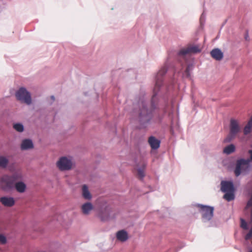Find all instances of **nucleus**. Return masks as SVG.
Returning <instances> with one entry per match:
<instances>
[{
    "instance_id": "nucleus-1",
    "label": "nucleus",
    "mask_w": 252,
    "mask_h": 252,
    "mask_svg": "<svg viewBox=\"0 0 252 252\" xmlns=\"http://www.w3.org/2000/svg\"><path fill=\"white\" fill-rule=\"evenodd\" d=\"M156 94L152 97V106L150 109H148L147 105L144 101L139 102L138 105L140 107L139 112V121L143 123L149 122L153 117V111L156 108V106L153 103V100Z\"/></svg>"
},
{
    "instance_id": "nucleus-2",
    "label": "nucleus",
    "mask_w": 252,
    "mask_h": 252,
    "mask_svg": "<svg viewBox=\"0 0 252 252\" xmlns=\"http://www.w3.org/2000/svg\"><path fill=\"white\" fill-rule=\"evenodd\" d=\"M241 129V127L239 121L235 119H231L229 124V133L227 137L224 140V141H230L236 136L239 132H240Z\"/></svg>"
},
{
    "instance_id": "nucleus-3",
    "label": "nucleus",
    "mask_w": 252,
    "mask_h": 252,
    "mask_svg": "<svg viewBox=\"0 0 252 252\" xmlns=\"http://www.w3.org/2000/svg\"><path fill=\"white\" fill-rule=\"evenodd\" d=\"M248 153L250 154V159H240L237 160L234 170L236 176H239L242 171H245L249 168L250 162L252 161V150H250Z\"/></svg>"
},
{
    "instance_id": "nucleus-4",
    "label": "nucleus",
    "mask_w": 252,
    "mask_h": 252,
    "mask_svg": "<svg viewBox=\"0 0 252 252\" xmlns=\"http://www.w3.org/2000/svg\"><path fill=\"white\" fill-rule=\"evenodd\" d=\"M199 212L201 214L202 219L205 221H208L212 219L213 216L214 208L209 206L198 204Z\"/></svg>"
},
{
    "instance_id": "nucleus-5",
    "label": "nucleus",
    "mask_w": 252,
    "mask_h": 252,
    "mask_svg": "<svg viewBox=\"0 0 252 252\" xmlns=\"http://www.w3.org/2000/svg\"><path fill=\"white\" fill-rule=\"evenodd\" d=\"M14 185L13 180L10 176L4 175L0 179V187L4 191H9L12 189Z\"/></svg>"
},
{
    "instance_id": "nucleus-6",
    "label": "nucleus",
    "mask_w": 252,
    "mask_h": 252,
    "mask_svg": "<svg viewBox=\"0 0 252 252\" xmlns=\"http://www.w3.org/2000/svg\"><path fill=\"white\" fill-rule=\"evenodd\" d=\"M16 96L17 99L27 104H30L31 103L30 94L24 88H20L16 93Z\"/></svg>"
},
{
    "instance_id": "nucleus-7",
    "label": "nucleus",
    "mask_w": 252,
    "mask_h": 252,
    "mask_svg": "<svg viewBox=\"0 0 252 252\" xmlns=\"http://www.w3.org/2000/svg\"><path fill=\"white\" fill-rule=\"evenodd\" d=\"M73 163L70 158L63 157L57 162V166L61 171L69 170L71 169Z\"/></svg>"
},
{
    "instance_id": "nucleus-8",
    "label": "nucleus",
    "mask_w": 252,
    "mask_h": 252,
    "mask_svg": "<svg viewBox=\"0 0 252 252\" xmlns=\"http://www.w3.org/2000/svg\"><path fill=\"white\" fill-rule=\"evenodd\" d=\"M200 51L198 46L189 45L187 48L181 49L179 52V55L184 56L187 54L199 53Z\"/></svg>"
},
{
    "instance_id": "nucleus-9",
    "label": "nucleus",
    "mask_w": 252,
    "mask_h": 252,
    "mask_svg": "<svg viewBox=\"0 0 252 252\" xmlns=\"http://www.w3.org/2000/svg\"><path fill=\"white\" fill-rule=\"evenodd\" d=\"M167 71V66L164 65L163 66L157 73L156 78V85L154 91L158 90V88L161 85L163 81V76Z\"/></svg>"
},
{
    "instance_id": "nucleus-10",
    "label": "nucleus",
    "mask_w": 252,
    "mask_h": 252,
    "mask_svg": "<svg viewBox=\"0 0 252 252\" xmlns=\"http://www.w3.org/2000/svg\"><path fill=\"white\" fill-rule=\"evenodd\" d=\"M221 190L222 192H226L234 191L233 184L231 182L222 181L221 182Z\"/></svg>"
},
{
    "instance_id": "nucleus-11",
    "label": "nucleus",
    "mask_w": 252,
    "mask_h": 252,
    "mask_svg": "<svg viewBox=\"0 0 252 252\" xmlns=\"http://www.w3.org/2000/svg\"><path fill=\"white\" fill-rule=\"evenodd\" d=\"M0 202L3 205L6 207H12L15 204V200L11 197H1L0 198Z\"/></svg>"
},
{
    "instance_id": "nucleus-12",
    "label": "nucleus",
    "mask_w": 252,
    "mask_h": 252,
    "mask_svg": "<svg viewBox=\"0 0 252 252\" xmlns=\"http://www.w3.org/2000/svg\"><path fill=\"white\" fill-rule=\"evenodd\" d=\"M148 142L152 149H157L159 147L160 141L154 136L149 138Z\"/></svg>"
},
{
    "instance_id": "nucleus-13",
    "label": "nucleus",
    "mask_w": 252,
    "mask_h": 252,
    "mask_svg": "<svg viewBox=\"0 0 252 252\" xmlns=\"http://www.w3.org/2000/svg\"><path fill=\"white\" fill-rule=\"evenodd\" d=\"M211 55L213 58L217 61H220L223 58V53L219 49H213L211 52Z\"/></svg>"
},
{
    "instance_id": "nucleus-14",
    "label": "nucleus",
    "mask_w": 252,
    "mask_h": 252,
    "mask_svg": "<svg viewBox=\"0 0 252 252\" xmlns=\"http://www.w3.org/2000/svg\"><path fill=\"white\" fill-rule=\"evenodd\" d=\"M117 239L122 242H125L128 239L127 232L124 230L119 231L116 234Z\"/></svg>"
},
{
    "instance_id": "nucleus-15",
    "label": "nucleus",
    "mask_w": 252,
    "mask_h": 252,
    "mask_svg": "<svg viewBox=\"0 0 252 252\" xmlns=\"http://www.w3.org/2000/svg\"><path fill=\"white\" fill-rule=\"evenodd\" d=\"M33 143L32 140L30 139H25L22 141L21 148L22 150H25L33 148Z\"/></svg>"
},
{
    "instance_id": "nucleus-16",
    "label": "nucleus",
    "mask_w": 252,
    "mask_h": 252,
    "mask_svg": "<svg viewBox=\"0 0 252 252\" xmlns=\"http://www.w3.org/2000/svg\"><path fill=\"white\" fill-rule=\"evenodd\" d=\"M14 187L17 192L19 193H23L25 191L26 189V185L23 182H18L16 183Z\"/></svg>"
},
{
    "instance_id": "nucleus-17",
    "label": "nucleus",
    "mask_w": 252,
    "mask_h": 252,
    "mask_svg": "<svg viewBox=\"0 0 252 252\" xmlns=\"http://www.w3.org/2000/svg\"><path fill=\"white\" fill-rule=\"evenodd\" d=\"M82 211L83 214L85 215H88L90 213V212L92 210L93 208V206L92 204L90 202H87L84 204L82 206Z\"/></svg>"
},
{
    "instance_id": "nucleus-18",
    "label": "nucleus",
    "mask_w": 252,
    "mask_h": 252,
    "mask_svg": "<svg viewBox=\"0 0 252 252\" xmlns=\"http://www.w3.org/2000/svg\"><path fill=\"white\" fill-rule=\"evenodd\" d=\"M82 195L83 197L86 199H91L92 198V195L90 193L88 187L84 185L82 186Z\"/></svg>"
},
{
    "instance_id": "nucleus-19",
    "label": "nucleus",
    "mask_w": 252,
    "mask_h": 252,
    "mask_svg": "<svg viewBox=\"0 0 252 252\" xmlns=\"http://www.w3.org/2000/svg\"><path fill=\"white\" fill-rule=\"evenodd\" d=\"M234 192V191L226 192L223 196V198L228 201L233 200L235 198Z\"/></svg>"
},
{
    "instance_id": "nucleus-20",
    "label": "nucleus",
    "mask_w": 252,
    "mask_h": 252,
    "mask_svg": "<svg viewBox=\"0 0 252 252\" xmlns=\"http://www.w3.org/2000/svg\"><path fill=\"white\" fill-rule=\"evenodd\" d=\"M235 150V147L233 144H230L226 146L223 149V152L227 155L230 154L234 152Z\"/></svg>"
},
{
    "instance_id": "nucleus-21",
    "label": "nucleus",
    "mask_w": 252,
    "mask_h": 252,
    "mask_svg": "<svg viewBox=\"0 0 252 252\" xmlns=\"http://www.w3.org/2000/svg\"><path fill=\"white\" fill-rule=\"evenodd\" d=\"M8 163V159L5 157L0 156V167L4 168Z\"/></svg>"
},
{
    "instance_id": "nucleus-22",
    "label": "nucleus",
    "mask_w": 252,
    "mask_h": 252,
    "mask_svg": "<svg viewBox=\"0 0 252 252\" xmlns=\"http://www.w3.org/2000/svg\"><path fill=\"white\" fill-rule=\"evenodd\" d=\"M10 177L15 183L16 181L22 179V175L20 172H16L14 173L12 175L10 176Z\"/></svg>"
},
{
    "instance_id": "nucleus-23",
    "label": "nucleus",
    "mask_w": 252,
    "mask_h": 252,
    "mask_svg": "<svg viewBox=\"0 0 252 252\" xmlns=\"http://www.w3.org/2000/svg\"><path fill=\"white\" fill-rule=\"evenodd\" d=\"M146 167V164H143L142 168L137 169V175L140 179H142L145 176L144 168Z\"/></svg>"
},
{
    "instance_id": "nucleus-24",
    "label": "nucleus",
    "mask_w": 252,
    "mask_h": 252,
    "mask_svg": "<svg viewBox=\"0 0 252 252\" xmlns=\"http://www.w3.org/2000/svg\"><path fill=\"white\" fill-rule=\"evenodd\" d=\"M252 125L247 123V124L245 126L244 128V134L246 135L250 133L252 131Z\"/></svg>"
},
{
    "instance_id": "nucleus-25",
    "label": "nucleus",
    "mask_w": 252,
    "mask_h": 252,
    "mask_svg": "<svg viewBox=\"0 0 252 252\" xmlns=\"http://www.w3.org/2000/svg\"><path fill=\"white\" fill-rule=\"evenodd\" d=\"M193 66L191 64L188 65V66L186 68V69L185 71V73L184 74V76L186 77H189L190 75V71L192 69Z\"/></svg>"
},
{
    "instance_id": "nucleus-26",
    "label": "nucleus",
    "mask_w": 252,
    "mask_h": 252,
    "mask_svg": "<svg viewBox=\"0 0 252 252\" xmlns=\"http://www.w3.org/2000/svg\"><path fill=\"white\" fill-rule=\"evenodd\" d=\"M14 128L18 132H22L24 130L23 126L21 124H15L13 125Z\"/></svg>"
},
{
    "instance_id": "nucleus-27",
    "label": "nucleus",
    "mask_w": 252,
    "mask_h": 252,
    "mask_svg": "<svg viewBox=\"0 0 252 252\" xmlns=\"http://www.w3.org/2000/svg\"><path fill=\"white\" fill-rule=\"evenodd\" d=\"M6 242V239L4 236L0 234V243L1 244H4Z\"/></svg>"
},
{
    "instance_id": "nucleus-28",
    "label": "nucleus",
    "mask_w": 252,
    "mask_h": 252,
    "mask_svg": "<svg viewBox=\"0 0 252 252\" xmlns=\"http://www.w3.org/2000/svg\"><path fill=\"white\" fill-rule=\"evenodd\" d=\"M252 237V228L249 231V232L246 235L245 239L246 240H248V239H250Z\"/></svg>"
},
{
    "instance_id": "nucleus-29",
    "label": "nucleus",
    "mask_w": 252,
    "mask_h": 252,
    "mask_svg": "<svg viewBox=\"0 0 252 252\" xmlns=\"http://www.w3.org/2000/svg\"><path fill=\"white\" fill-rule=\"evenodd\" d=\"M241 225L243 228L245 229H247V224L244 220H241Z\"/></svg>"
},
{
    "instance_id": "nucleus-30",
    "label": "nucleus",
    "mask_w": 252,
    "mask_h": 252,
    "mask_svg": "<svg viewBox=\"0 0 252 252\" xmlns=\"http://www.w3.org/2000/svg\"><path fill=\"white\" fill-rule=\"evenodd\" d=\"M250 206H252V195L250 200L248 202L247 207H250Z\"/></svg>"
},
{
    "instance_id": "nucleus-31",
    "label": "nucleus",
    "mask_w": 252,
    "mask_h": 252,
    "mask_svg": "<svg viewBox=\"0 0 252 252\" xmlns=\"http://www.w3.org/2000/svg\"><path fill=\"white\" fill-rule=\"evenodd\" d=\"M245 39L246 40H249V35H248V33H247L246 35H245Z\"/></svg>"
},
{
    "instance_id": "nucleus-32",
    "label": "nucleus",
    "mask_w": 252,
    "mask_h": 252,
    "mask_svg": "<svg viewBox=\"0 0 252 252\" xmlns=\"http://www.w3.org/2000/svg\"><path fill=\"white\" fill-rule=\"evenodd\" d=\"M51 98H52L53 100H55V97H54V96H51Z\"/></svg>"
},
{
    "instance_id": "nucleus-33",
    "label": "nucleus",
    "mask_w": 252,
    "mask_h": 252,
    "mask_svg": "<svg viewBox=\"0 0 252 252\" xmlns=\"http://www.w3.org/2000/svg\"><path fill=\"white\" fill-rule=\"evenodd\" d=\"M250 252H252V250Z\"/></svg>"
}]
</instances>
